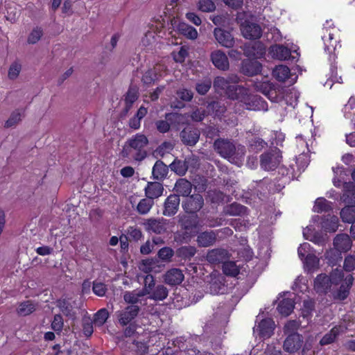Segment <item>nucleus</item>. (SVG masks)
I'll list each match as a JSON object with an SVG mask.
<instances>
[{
  "instance_id": "obj_1",
  "label": "nucleus",
  "mask_w": 355,
  "mask_h": 355,
  "mask_svg": "<svg viewBox=\"0 0 355 355\" xmlns=\"http://www.w3.org/2000/svg\"><path fill=\"white\" fill-rule=\"evenodd\" d=\"M239 77L235 74H231L227 77L217 76L213 82L215 91L219 94H224L229 98L236 100L241 92H244V87L237 85Z\"/></svg>"
},
{
  "instance_id": "obj_2",
  "label": "nucleus",
  "mask_w": 355,
  "mask_h": 355,
  "mask_svg": "<svg viewBox=\"0 0 355 355\" xmlns=\"http://www.w3.org/2000/svg\"><path fill=\"white\" fill-rule=\"evenodd\" d=\"M214 149L222 157L233 162L236 159L243 157L245 153L244 146H236L233 141L227 139L219 138L214 142Z\"/></svg>"
},
{
  "instance_id": "obj_3",
  "label": "nucleus",
  "mask_w": 355,
  "mask_h": 355,
  "mask_svg": "<svg viewBox=\"0 0 355 355\" xmlns=\"http://www.w3.org/2000/svg\"><path fill=\"white\" fill-rule=\"evenodd\" d=\"M148 138L142 134H137L128 139L121 152L124 157H132L136 160H141L146 156L144 148L148 145Z\"/></svg>"
},
{
  "instance_id": "obj_4",
  "label": "nucleus",
  "mask_w": 355,
  "mask_h": 355,
  "mask_svg": "<svg viewBox=\"0 0 355 355\" xmlns=\"http://www.w3.org/2000/svg\"><path fill=\"white\" fill-rule=\"evenodd\" d=\"M343 277V270L338 268L334 269L329 277L320 274L315 279L314 289L317 293H326L331 290L333 285H338Z\"/></svg>"
},
{
  "instance_id": "obj_5",
  "label": "nucleus",
  "mask_w": 355,
  "mask_h": 355,
  "mask_svg": "<svg viewBox=\"0 0 355 355\" xmlns=\"http://www.w3.org/2000/svg\"><path fill=\"white\" fill-rule=\"evenodd\" d=\"M236 100L243 103L247 110L254 111L268 110L267 103L258 95L248 94V89L245 87L244 92H241Z\"/></svg>"
},
{
  "instance_id": "obj_6",
  "label": "nucleus",
  "mask_w": 355,
  "mask_h": 355,
  "mask_svg": "<svg viewBox=\"0 0 355 355\" xmlns=\"http://www.w3.org/2000/svg\"><path fill=\"white\" fill-rule=\"evenodd\" d=\"M281 159L282 157L279 151L277 149L271 150L261 155V166L266 171L275 170L279 166Z\"/></svg>"
},
{
  "instance_id": "obj_7",
  "label": "nucleus",
  "mask_w": 355,
  "mask_h": 355,
  "mask_svg": "<svg viewBox=\"0 0 355 355\" xmlns=\"http://www.w3.org/2000/svg\"><path fill=\"white\" fill-rule=\"evenodd\" d=\"M164 67L162 64H157L152 67H149L142 74L141 82L147 87H150L159 80L162 76V72L164 71Z\"/></svg>"
},
{
  "instance_id": "obj_8",
  "label": "nucleus",
  "mask_w": 355,
  "mask_h": 355,
  "mask_svg": "<svg viewBox=\"0 0 355 355\" xmlns=\"http://www.w3.org/2000/svg\"><path fill=\"white\" fill-rule=\"evenodd\" d=\"M249 150L258 153L267 146V143L259 137V130L253 129L247 132V137Z\"/></svg>"
},
{
  "instance_id": "obj_9",
  "label": "nucleus",
  "mask_w": 355,
  "mask_h": 355,
  "mask_svg": "<svg viewBox=\"0 0 355 355\" xmlns=\"http://www.w3.org/2000/svg\"><path fill=\"white\" fill-rule=\"evenodd\" d=\"M303 344V338L300 334H293L286 336L283 349L285 352L290 354H294L298 352Z\"/></svg>"
},
{
  "instance_id": "obj_10",
  "label": "nucleus",
  "mask_w": 355,
  "mask_h": 355,
  "mask_svg": "<svg viewBox=\"0 0 355 355\" xmlns=\"http://www.w3.org/2000/svg\"><path fill=\"white\" fill-rule=\"evenodd\" d=\"M243 36L249 40H256L261 37L262 35V29L261 26L250 21H245L241 28Z\"/></svg>"
},
{
  "instance_id": "obj_11",
  "label": "nucleus",
  "mask_w": 355,
  "mask_h": 355,
  "mask_svg": "<svg viewBox=\"0 0 355 355\" xmlns=\"http://www.w3.org/2000/svg\"><path fill=\"white\" fill-rule=\"evenodd\" d=\"M203 205L202 196L200 194H194L183 202L182 207L187 213H196L202 207Z\"/></svg>"
},
{
  "instance_id": "obj_12",
  "label": "nucleus",
  "mask_w": 355,
  "mask_h": 355,
  "mask_svg": "<svg viewBox=\"0 0 355 355\" xmlns=\"http://www.w3.org/2000/svg\"><path fill=\"white\" fill-rule=\"evenodd\" d=\"M139 307L137 305H130L124 310L119 311L117 313L119 322L122 326L129 324L139 312Z\"/></svg>"
},
{
  "instance_id": "obj_13",
  "label": "nucleus",
  "mask_w": 355,
  "mask_h": 355,
  "mask_svg": "<svg viewBox=\"0 0 355 355\" xmlns=\"http://www.w3.org/2000/svg\"><path fill=\"white\" fill-rule=\"evenodd\" d=\"M337 30L334 28L328 29L324 28L322 29V39L324 44V49L329 53H332L338 45V40L335 38Z\"/></svg>"
},
{
  "instance_id": "obj_14",
  "label": "nucleus",
  "mask_w": 355,
  "mask_h": 355,
  "mask_svg": "<svg viewBox=\"0 0 355 355\" xmlns=\"http://www.w3.org/2000/svg\"><path fill=\"white\" fill-rule=\"evenodd\" d=\"M200 135L198 129L187 127L180 132L181 141L184 145L193 146L198 141Z\"/></svg>"
},
{
  "instance_id": "obj_15",
  "label": "nucleus",
  "mask_w": 355,
  "mask_h": 355,
  "mask_svg": "<svg viewBox=\"0 0 355 355\" xmlns=\"http://www.w3.org/2000/svg\"><path fill=\"white\" fill-rule=\"evenodd\" d=\"M230 258L228 252L222 248H216L209 250L206 256L208 262L212 264L224 263Z\"/></svg>"
},
{
  "instance_id": "obj_16",
  "label": "nucleus",
  "mask_w": 355,
  "mask_h": 355,
  "mask_svg": "<svg viewBox=\"0 0 355 355\" xmlns=\"http://www.w3.org/2000/svg\"><path fill=\"white\" fill-rule=\"evenodd\" d=\"M214 35L221 46L226 48H231L234 46V39L230 32L220 28H216L214 31Z\"/></svg>"
},
{
  "instance_id": "obj_17",
  "label": "nucleus",
  "mask_w": 355,
  "mask_h": 355,
  "mask_svg": "<svg viewBox=\"0 0 355 355\" xmlns=\"http://www.w3.org/2000/svg\"><path fill=\"white\" fill-rule=\"evenodd\" d=\"M184 279L182 271L179 268H171L164 275V281L166 284L171 286L180 284Z\"/></svg>"
},
{
  "instance_id": "obj_18",
  "label": "nucleus",
  "mask_w": 355,
  "mask_h": 355,
  "mask_svg": "<svg viewBox=\"0 0 355 355\" xmlns=\"http://www.w3.org/2000/svg\"><path fill=\"white\" fill-rule=\"evenodd\" d=\"M275 322L271 318H266L262 320L256 329L254 328V331H257L259 333V335L263 338H270L274 332L275 330Z\"/></svg>"
},
{
  "instance_id": "obj_19",
  "label": "nucleus",
  "mask_w": 355,
  "mask_h": 355,
  "mask_svg": "<svg viewBox=\"0 0 355 355\" xmlns=\"http://www.w3.org/2000/svg\"><path fill=\"white\" fill-rule=\"evenodd\" d=\"M209 293L213 295L223 293L225 289L224 277L216 273H212L209 276Z\"/></svg>"
},
{
  "instance_id": "obj_20",
  "label": "nucleus",
  "mask_w": 355,
  "mask_h": 355,
  "mask_svg": "<svg viewBox=\"0 0 355 355\" xmlns=\"http://www.w3.org/2000/svg\"><path fill=\"white\" fill-rule=\"evenodd\" d=\"M144 225L148 232H152L157 234L165 232L167 229L166 220L163 218H149L145 221Z\"/></svg>"
},
{
  "instance_id": "obj_21",
  "label": "nucleus",
  "mask_w": 355,
  "mask_h": 355,
  "mask_svg": "<svg viewBox=\"0 0 355 355\" xmlns=\"http://www.w3.org/2000/svg\"><path fill=\"white\" fill-rule=\"evenodd\" d=\"M213 64L220 70L225 71L229 69V60L224 52L216 50L211 53Z\"/></svg>"
},
{
  "instance_id": "obj_22",
  "label": "nucleus",
  "mask_w": 355,
  "mask_h": 355,
  "mask_svg": "<svg viewBox=\"0 0 355 355\" xmlns=\"http://www.w3.org/2000/svg\"><path fill=\"white\" fill-rule=\"evenodd\" d=\"M180 205V198L178 195H170L165 200L163 214L167 216L174 215L178 210Z\"/></svg>"
},
{
  "instance_id": "obj_23",
  "label": "nucleus",
  "mask_w": 355,
  "mask_h": 355,
  "mask_svg": "<svg viewBox=\"0 0 355 355\" xmlns=\"http://www.w3.org/2000/svg\"><path fill=\"white\" fill-rule=\"evenodd\" d=\"M347 330V327L345 325H338L333 327L329 332L327 333L320 340V344L321 345H326L334 343L336 338L344 334Z\"/></svg>"
},
{
  "instance_id": "obj_24",
  "label": "nucleus",
  "mask_w": 355,
  "mask_h": 355,
  "mask_svg": "<svg viewBox=\"0 0 355 355\" xmlns=\"http://www.w3.org/2000/svg\"><path fill=\"white\" fill-rule=\"evenodd\" d=\"M25 116V109L17 108L13 110L7 121L5 122L4 127L6 128L16 127Z\"/></svg>"
},
{
  "instance_id": "obj_25",
  "label": "nucleus",
  "mask_w": 355,
  "mask_h": 355,
  "mask_svg": "<svg viewBox=\"0 0 355 355\" xmlns=\"http://www.w3.org/2000/svg\"><path fill=\"white\" fill-rule=\"evenodd\" d=\"M335 248L340 252H346L352 247V241L346 234L337 235L334 240Z\"/></svg>"
},
{
  "instance_id": "obj_26",
  "label": "nucleus",
  "mask_w": 355,
  "mask_h": 355,
  "mask_svg": "<svg viewBox=\"0 0 355 355\" xmlns=\"http://www.w3.org/2000/svg\"><path fill=\"white\" fill-rule=\"evenodd\" d=\"M163 191L164 188L161 183L157 182H148L145 188V194L146 197L153 200L155 198L161 196Z\"/></svg>"
},
{
  "instance_id": "obj_27",
  "label": "nucleus",
  "mask_w": 355,
  "mask_h": 355,
  "mask_svg": "<svg viewBox=\"0 0 355 355\" xmlns=\"http://www.w3.org/2000/svg\"><path fill=\"white\" fill-rule=\"evenodd\" d=\"M343 278V277H342ZM342 283L338 291L337 292L336 297L339 300H345L347 298L349 294V290L352 285L353 283V277L352 275H348L346 276L345 279H342V280L338 283Z\"/></svg>"
},
{
  "instance_id": "obj_28",
  "label": "nucleus",
  "mask_w": 355,
  "mask_h": 355,
  "mask_svg": "<svg viewBox=\"0 0 355 355\" xmlns=\"http://www.w3.org/2000/svg\"><path fill=\"white\" fill-rule=\"evenodd\" d=\"M216 240V234L213 232H204L200 234L197 237V243L200 247H209L212 245Z\"/></svg>"
},
{
  "instance_id": "obj_29",
  "label": "nucleus",
  "mask_w": 355,
  "mask_h": 355,
  "mask_svg": "<svg viewBox=\"0 0 355 355\" xmlns=\"http://www.w3.org/2000/svg\"><path fill=\"white\" fill-rule=\"evenodd\" d=\"M270 52L273 58L279 60H285L291 58L290 49L283 45L276 44L271 46Z\"/></svg>"
},
{
  "instance_id": "obj_30",
  "label": "nucleus",
  "mask_w": 355,
  "mask_h": 355,
  "mask_svg": "<svg viewBox=\"0 0 355 355\" xmlns=\"http://www.w3.org/2000/svg\"><path fill=\"white\" fill-rule=\"evenodd\" d=\"M36 308V303L31 300H26L18 304L16 312L19 316H26L33 313Z\"/></svg>"
},
{
  "instance_id": "obj_31",
  "label": "nucleus",
  "mask_w": 355,
  "mask_h": 355,
  "mask_svg": "<svg viewBox=\"0 0 355 355\" xmlns=\"http://www.w3.org/2000/svg\"><path fill=\"white\" fill-rule=\"evenodd\" d=\"M148 295V298L150 300L155 301H162L168 297V290L165 286L162 284H158Z\"/></svg>"
},
{
  "instance_id": "obj_32",
  "label": "nucleus",
  "mask_w": 355,
  "mask_h": 355,
  "mask_svg": "<svg viewBox=\"0 0 355 355\" xmlns=\"http://www.w3.org/2000/svg\"><path fill=\"white\" fill-rule=\"evenodd\" d=\"M174 189L178 195L188 196L191 192L192 185L188 180L180 179L176 182Z\"/></svg>"
},
{
  "instance_id": "obj_33",
  "label": "nucleus",
  "mask_w": 355,
  "mask_h": 355,
  "mask_svg": "<svg viewBox=\"0 0 355 355\" xmlns=\"http://www.w3.org/2000/svg\"><path fill=\"white\" fill-rule=\"evenodd\" d=\"M284 87L273 84L266 96L272 102H279L284 98Z\"/></svg>"
},
{
  "instance_id": "obj_34",
  "label": "nucleus",
  "mask_w": 355,
  "mask_h": 355,
  "mask_svg": "<svg viewBox=\"0 0 355 355\" xmlns=\"http://www.w3.org/2000/svg\"><path fill=\"white\" fill-rule=\"evenodd\" d=\"M290 69L284 64L276 66L272 70L273 77L279 82H284L289 78Z\"/></svg>"
},
{
  "instance_id": "obj_35",
  "label": "nucleus",
  "mask_w": 355,
  "mask_h": 355,
  "mask_svg": "<svg viewBox=\"0 0 355 355\" xmlns=\"http://www.w3.org/2000/svg\"><path fill=\"white\" fill-rule=\"evenodd\" d=\"M303 260L304 267L308 272H313L319 267L320 259L315 254H308Z\"/></svg>"
},
{
  "instance_id": "obj_36",
  "label": "nucleus",
  "mask_w": 355,
  "mask_h": 355,
  "mask_svg": "<svg viewBox=\"0 0 355 355\" xmlns=\"http://www.w3.org/2000/svg\"><path fill=\"white\" fill-rule=\"evenodd\" d=\"M178 30L182 35L190 40H196L198 35L197 30L186 23H180Z\"/></svg>"
},
{
  "instance_id": "obj_37",
  "label": "nucleus",
  "mask_w": 355,
  "mask_h": 355,
  "mask_svg": "<svg viewBox=\"0 0 355 355\" xmlns=\"http://www.w3.org/2000/svg\"><path fill=\"white\" fill-rule=\"evenodd\" d=\"M179 117L177 114H167L166 115V120H159L155 122L157 130L161 133L167 132L170 130V124L168 121L177 119Z\"/></svg>"
},
{
  "instance_id": "obj_38",
  "label": "nucleus",
  "mask_w": 355,
  "mask_h": 355,
  "mask_svg": "<svg viewBox=\"0 0 355 355\" xmlns=\"http://www.w3.org/2000/svg\"><path fill=\"white\" fill-rule=\"evenodd\" d=\"M222 269L225 275L230 277H236L240 272V268L236 262L228 259L223 263Z\"/></svg>"
},
{
  "instance_id": "obj_39",
  "label": "nucleus",
  "mask_w": 355,
  "mask_h": 355,
  "mask_svg": "<svg viewBox=\"0 0 355 355\" xmlns=\"http://www.w3.org/2000/svg\"><path fill=\"white\" fill-rule=\"evenodd\" d=\"M168 167L162 161H157L153 168V175L155 179L162 180L168 173Z\"/></svg>"
},
{
  "instance_id": "obj_40",
  "label": "nucleus",
  "mask_w": 355,
  "mask_h": 355,
  "mask_svg": "<svg viewBox=\"0 0 355 355\" xmlns=\"http://www.w3.org/2000/svg\"><path fill=\"white\" fill-rule=\"evenodd\" d=\"M294 309V302L293 300L286 298L279 302L277 306V310L280 314L288 316Z\"/></svg>"
},
{
  "instance_id": "obj_41",
  "label": "nucleus",
  "mask_w": 355,
  "mask_h": 355,
  "mask_svg": "<svg viewBox=\"0 0 355 355\" xmlns=\"http://www.w3.org/2000/svg\"><path fill=\"white\" fill-rule=\"evenodd\" d=\"M344 189L345 192L342 196V200L345 203H355V186L352 183H345Z\"/></svg>"
},
{
  "instance_id": "obj_42",
  "label": "nucleus",
  "mask_w": 355,
  "mask_h": 355,
  "mask_svg": "<svg viewBox=\"0 0 355 355\" xmlns=\"http://www.w3.org/2000/svg\"><path fill=\"white\" fill-rule=\"evenodd\" d=\"M145 295L141 290H134L132 291H125L123 293V300L128 304L135 305L139 301V298Z\"/></svg>"
},
{
  "instance_id": "obj_43",
  "label": "nucleus",
  "mask_w": 355,
  "mask_h": 355,
  "mask_svg": "<svg viewBox=\"0 0 355 355\" xmlns=\"http://www.w3.org/2000/svg\"><path fill=\"white\" fill-rule=\"evenodd\" d=\"M322 227L327 232H335L338 227V218L335 216H328L322 221Z\"/></svg>"
},
{
  "instance_id": "obj_44",
  "label": "nucleus",
  "mask_w": 355,
  "mask_h": 355,
  "mask_svg": "<svg viewBox=\"0 0 355 355\" xmlns=\"http://www.w3.org/2000/svg\"><path fill=\"white\" fill-rule=\"evenodd\" d=\"M340 217L344 222L353 223L355 221V205H348L342 209Z\"/></svg>"
},
{
  "instance_id": "obj_45",
  "label": "nucleus",
  "mask_w": 355,
  "mask_h": 355,
  "mask_svg": "<svg viewBox=\"0 0 355 355\" xmlns=\"http://www.w3.org/2000/svg\"><path fill=\"white\" fill-rule=\"evenodd\" d=\"M138 90L135 87H130L125 96V112L131 108L132 104L138 98Z\"/></svg>"
},
{
  "instance_id": "obj_46",
  "label": "nucleus",
  "mask_w": 355,
  "mask_h": 355,
  "mask_svg": "<svg viewBox=\"0 0 355 355\" xmlns=\"http://www.w3.org/2000/svg\"><path fill=\"white\" fill-rule=\"evenodd\" d=\"M154 205V201L148 197L141 199L137 205V211L139 214H147Z\"/></svg>"
},
{
  "instance_id": "obj_47",
  "label": "nucleus",
  "mask_w": 355,
  "mask_h": 355,
  "mask_svg": "<svg viewBox=\"0 0 355 355\" xmlns=\"http://www.w3.org/2000/svg\"><path fill=\"white\" fill-rule=\"evenodd\" d=\"M57 306L60 309V310L66 315L70 318H73L75 316V313L73 311V307L71 303L65 300L60 299L57 301Z\"/></svg>"
},
{
  "instance_id": "obj_48",
  "label": "nucleus",
  "mask_w": 355,
  "mask_h": 355,
  "mask_svg": "<svg viewBox=\"0 0 355 355\" xmlns=\"http://www.w3.org/2000/svg\"><path fill=\"white\" fill-rule=\"evenodd\" d=\"M331 209L330 202L324 198H318L315 202L313 211L322 213L328 211Z\"/></svg>"
},
{
  "instance_id": "obj_49",
  "label": "nucleus",
  "mask_w": 355,
  "mask_h": 355,
  "mask_svg": "<svg viewBox=\"0 0 355 355\" xmlns=\"http://www.w3.org/2000/svg\"><path fill=\"white\" fill-rule=\"evenodd\" d=\"M196 248L193 246H182L180 248L177 253L179 257H182L184 259H190L193 257L196 253Z\"/></svg>"
},
{
  "instance_id": "obj_50",
  "label": "nucleus",
  "mask_w": 355,
  "mask_h": 355,
  "mask_svg": "<svg viewBox=\"0 0 355 355\" xmlns=\"http://www.w3.org/2000/svg\"><path fill=\"white\" fill-rule=\"evenodd\" d=\"M171 169L180 175L185 174L188 170L187 166L184 161L174 160L170 165Z\"/></svg>"
},
{
  "instance_id": "obj_51",
  "label": "nucleus",
  "mask_w": 355,
  "mask_h": 355,
  "mask_svg": "<svg viewBox=\"0 0 355 355\" xmlns=\"http://www.w3.org/2000/svg\"><path fill=\"white\" fill-rule=\"evenodd\" d=\"M155 287V282L152 275H146L144 280V288L141 290L144 294L148 295Z\"/></svg>"
},
{
  "instance_id": "obj_52",
  "label": "nucleus",
  "mask_w": 355,
  "mask_h": 355,
  "mask_svg": "<svg viewBox=\"0 0 355 355\" xmlns=\"http://www.w3.org/2000/svg\"><path fill=\"white\" fill-rule=\"evenodd\" d=\"M300 325V322L297 320H288L284 326V334L287 336L293 334H297L296 331L298 329Z\"/></svg>"
},
{
  "instance_id": "obj_53",
  "label": "nucleus",
  "mask_w": 355,
  "mask_h": 355,
  "mask_svg": "<svg viewBox=\"0 0 355 355\" xmlns=\"http://www.w3.org/2000/svg\"><path fill=\"white\" fill-rule=\"evenodd\" d=\"M109 313L106 309H100L94 315V322L98 326L103 325L107 320Z\"/></svg>"
},
{
  "instance_id": "obj_54",
  "label": "nucleus",
  "mask_w": 355,
  "mask_h": 355,
  "mask_svg": "<svg viewBox=\"0 0 355 355\" xmlns=\"http://www.w3.org/2000/svg\"><path fill=\"white\" fill-rule=\"evenodd\" d=\"M174 255V251L172 248L169 247H164L161 248L158 252V257L164 261L169 262L171 260V258Z\"/></svg>"
},
{
  "instance_id": "obj_55",
  "label": "nucleus",
  "mask_w": 355,
  "mask_h": 355,
  "mask_svg": "<svg viewBox=\"0 0 355 355\" xmlns=\"http://www.w3.org/2000/svg\"><path fill=\"white\" fill-rule=\"evenodd\" d=\"M198 8L202 12H211L215 10L216 6L211 0H200Z\"/></svg>"
},
{
  "instance_id": "obj_56",
  "label": "nucleus",
  "mask_w": 355,
  "mask_h": 355,
  "mask_svg": "<svg viewBox=\"0 0 355 355\" xmlns=\"http://www.w3.org/2000/svg\"><path fill=\"white\" fill-rule=\"evenodd\" d=\"M211 86V81L210 79H205L196 83V90L200 95H205L208 92Z\"/></svg>"
},
{
  "instance_id": "obj_57",
  "label": "nucleus",
  "mask_w": 355,
  "mask_h": 355,
  "mask_svg": "<svg viewBox=\"0 0 355 355\" xmlns=\"http://www.w3.org/2000/svg\"><path fill=\"white\" fill-rule=\"evenodd\" d=\"M246 208L240 204H232L226 209V213L230 215H241L245 212Z\"/></svg>"
},
{
  "instance_id": "obj_58",
  "label": "nucleus",
  "mask_w": 355,
  "mask_h": 355,
  "mask_svg": "<svg viewBox=\"0 0 355 355\" xmlns=\"http://www.w3.org/2000/svg\"><path fill=\"white\" fill-rule=\"evenodd\" d=\"M21 70V65L18 62L11 64L8 69V77L10 80H15L19 75Z\"/></svg>"
},
{
  "instance_id": "obj_59",
  "label": "nucleus",
  "mask_w": 355,
  "mask_h": 355,
  "mask_svg": "<svg viewBox=\"0 0 355 355\" xmlns=\"http://www.w3.org/2000/svg\"><path fill=\"white\" fill-rule=\"evenodd\" d=\"M92 290L95 295L99 297H103L105 295L107 288V285L104 283L98 281H94L93 282Z\"/></svg>"
},
{
  "instance_id": "obj_60",
  "label": "nucleus",
  "mask_w": 355,
  "mask_h": 355,
  "mask_svg": "<svg viewBox=\"0 0 355 355\" xmlns=\"http://www.w3.org/2000/svg\"><path fill=\"white\" fill-rule=\"evenodd\" d=\"M43 35V31L41 28H35L28 37V43L34 44L37 43Z\"/></svg>"
},
{
  "instance_id": "obj_61",
  "label": "nucleus",
  "mask_w": 355,
  "mask_h": 355,
  "mask_svg": "<svg viewBox=\"0 0 355 355\" xmlns=\"http://www.w3.org/2000/svg\"><path fill=\"white\" fill-rule=\"evenodd\" d=\"M314 309V302L311 300H304L303 307L302 308V315L304 318H308Z\"/></svg>"
},
{
  "instance_id": "obj_62",
  "label": "nucleus",
  "mask_w": 355,
  "mask_h": 355,
  "mask_svg": "<svg viewBox=\"0 0 355 355\" xmlns=\"http://www.w3.org/2000/svg\"><path fill=\"white\" fill-rule=\"evenodd\" d=\"M272 85V83H270L268 80L263 82L257 81L255 82L254 83V87L257 91L261 92L263 94L266 96L267 93L268 92Z\"/></svg>"
},
{
  "instance_id": "obj_63",
  "label": "nucleus",
  "mask_w": 355,
  "mask_h": 355,
  "mask_svg": "<svg viewBox=\"0 0 355 355\" xmlns=\"http://www.w3.org/2000/svg\"><path fill=\"white\" fill-rule=\"evenodd\" d=\"M178 96L184 101H191L193 97V93L191 90L182 88L177 91Z\"/></svg>"
},
{
  "instance_id": "obj_64",
  "label": "nucleus",
  "mask_w": 355,
  "mask_h": 355,
  "mask_svg": "<svg viewBox=\"0 0 355 355\" xmlns=\"http://www.w3.org/2000/svg\"><path fill=\"white\" fill-rule=\"evenodd\" d=\"M310 162L309 156L307 153H305L303 151L299 156L296 158V163L301 168H304L306 167Z\"/></svg>"
}]
</instances>
